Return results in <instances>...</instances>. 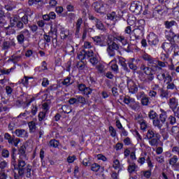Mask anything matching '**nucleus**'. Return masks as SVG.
Returning a JSON list of instances; mask_svg holds the SVG:
<instances>
[{"label":"nucleus","instance_id":"obj_1","mask_svg":"<svg viewBox=\"0 0 179 179\" xmlns=\"http://www.w3.org/2000/svg\"><path fill=\"white\" fill-rule=\"evenodd\" d=\"M144 61L148 62V66H146L145 64H141L140 66L141 71H142L147 78L143 80V83H150L155 80V73L157 71H162V68H165L166 63L164 62H160L153 59L150 55L148 54H144L142 56Z\"/></svg>","mask_w":179,"mask_h":179},{"label":"nucleus","instance_id":"obj_2","mask_svg":"<svg viewBox=\"0 0 179 179\" xmlns=\"http://www.w3.org/2000/svg\"><path fill=\"white\" fill-rule=\"evenodd\" d=\"M19 159L17 171L19 176H23L24 174V170H26V161L29 159L27 155L26 154V146L22 145L18 151Z\"/></svg>","mask_w":179,"mask_h":179},{"label":"nucleus","instance_id":"obj_3","mask_svg":"<svg viewBox=\"0 0 179 179\" xmlns=\"http://www.w3.org/2000/svg\"><path fill=\"white\" fill-rule=\"evenodd\" d=\"M146 138L149 145L152 148H157L160 143V134L155 132L152 129H148L146 134Z\"/></svg>","mask_w":179,"mask_h":179},{"label":"nucleus","instance_id":"obj_4","mask_svg":"<svg viewBox=\"0 0 179 179\" xmlns=\"http://www.w3.org/2000/svg\"><path fill=\"white\" fill-rule=\"evenodd\" d=\"M137 28H136L134 31V35L136 40L139 39V38L143 36V31L145 30V20H140L137 22Z\"/></svg>","mask_w":179,"mask_h":179},{"label":"nucleus","instance_id":"obj_5","mask_svg":"<svg viewBox=\"0 0 179 179\" xmlns=\"http://www.w3.org/2000/svg\"><path fill=\"white\" fill-rule=\"evenodd\" d=\"M118 50H120V45L115 42H113L110 45V43H108L106 51L109 57H115V51H118Z\"/></svg>","mask_w":179,"mask_h":179},{"label":"nucleus","instance_id":"obj_6","mask_svg":"<svg viewBox=\"0 0 179 179\" xmlns=\"http://www.w3.org/2000/svg\"><path fill=\"white\" fill-rule=\"evenodd\" d=\"M129 9L133 13L139 15L142 12V3L139 1H133L130 6Z\"/></svg>","mask_w":179,"mask_h":179},{"label":"nucleus","instance_id":"obj_7","mask_svg":"<svg viewBox=\"0 0 179 179\" xmlns=\"http://www.w3.org/2000/svg\"><path fill=\"white\" fill-rule=\"evenodd\" d=\"M24 36L30 37V31L27 29H24L17 36V41L18 44H24Z\"/></svg>","mask_w":179,"mask_h":179},{"label":"nucleus","instance_id":"obj_8","mask_svg":"<svg viewBox=\"0 0 179 179\" xmlns=\"http://www.w3.org/2000/svg\"><path fill=\"white\" fill-rule=\"evenodd\" d=\"M147 38L149 45L153 46L159 44V36L153 32L150 33Z\"/></svg>","mask_w":179,"mask_h":179},{"label":"nucleus","instance_id":"obj_9","mask_svg":"<svg viewBox=\"0 0 179 179\" xmlns=\"http://www.w3.org/2000/svg\"><path fill=\"white\" fill-rule=\"evenodd\" d=\"M127 83L129 93H131L132 94L138 93V85H136V83H135L134 80L128 79L127 80Z\"/></svg>","mask_w":179,"mask_h":179},{"label":"nucleus","instance_id":"obj_10","mask_svg":"<svg viewBox=\"0 0 179 179\" xmlns=\"http://www.w3.org/2000/svg\"><path fill=\"white\" fill-rule=\"evenodd\" d=\"M78 90H79L81 94H85L86 96H89V94H92V89L86 87L84 84H78L77 85Z\"/></svg>","mask_w":179,"mask_h":179},{"label":"nucleus","instance_id":"obj_11","mask_svg":"<svg viewBox=\"0 0 179 179\" xmlns=\"http://www.w3.org/2000/svg\"><path fill=\"white\" fill-rule=\"evenodd\" d=\"M169 106V108L174 111V110H177V107H178V100L176 97L170 98L168 102Z\"/></svg>","mask_w":179,"mask_h":179},{"label":"nucleus","instance_id":"obj_12","mask_svg":"<svg viewBox=\"0 0 179 179\" xmlns=\"http://www.w3.org/2000/svg\"><path fill=\"white\" fill-rule=\"evenodd\" d=\"M15 134L18 138H25V139L29 138V133L24 129H17L15 130Z\"/></svg>","mask_w":179,"mask_h":179},{"label":"nucleus","instance_id":"obj_13","mask_svg":"<svg viewBox=\"0 0 179 179\" xmlns=\"http://www.w3.org/2000/svg\"><path fill=\"white\" fill-rule=\"evenodd\" d=\"M139 169V166L136 165L134 162H129V166L127 167V171L129 173V174H132L133 173H136L138 170Z\"/></svg>","mask_w":179,"mask_h":179},{"label":"nucleus","instance_id":"obj_14","mask_svg":"<svg viewBox=\"0 0 179 179\" xmlns=\"http://www.w3.org/2000/svg\"><path fill=\"white\" fill-rule=\"evenodd\" d=\"M71 33L67 29L62 28L60 31V37L62 40H65L66 38H71Z\"/></svg>","mask_w":179,"mask_h":179},{"label":"nucleus","instance_id":"obj_15","mask_svg":"<svg viewBox=\"0 0 179 179\" xmlns=\"http://www.w3.org/2000/svg\"><path fill=\"white\" fill-rule=\"evenodd\" d=\"M94 55V52L93 50H88L87 52H84V54H79L78 58L79 59H85V58H91V57H93Z\"/></svg>","mask_w":179,"mask_h":179},{"label":"nucleus","instance_id":"obj_16","mask_svg":"<svg viewBox=\"0 0 179 179\" xmlns=\"http://www.w3.org/2000/svg\"><path fill=\"white\" fill-rule=\"evenodd\" d=\"M96 45H104V41H103V38L100 36H96L92 38Z\"/></svg>","mask_w":179,"mask_h":179},{"label":"nucleus","instance_id":"obj_17","mask_svg":"<svg viewBox=\"0 0 179 179\" xmlns=\"http://www.w3.org/2000/svg\"><path fill=\"white\" fill-rule=\"evenodd\" d=\"M162 48L166 52H170V51H173V43L171 42H164L162 45Z\"/></svg>","mask_w":179,"mask_h":179},{"label":"nucleus","instance_id":"obj_18","mask_svg":"<svg viewBox=\"0 0 179 179\" xmlns=\"http://www.w3.org/2000/svg\"><path fill=\"white\" fill-rule=\"evenodd\" d=\"M90 17H91V19L92 20H94V23H96V27L99 29V30H104V25L103 24V22H101V21H100L99 19L95 18L94 17H93L92 15H90Z\"/></svg>","mask_w":179,"mask_h":179},{"label":"nucleus","instance_id":"obj_19","mask_svg":"<svg viewBox=\"0 0 179 179\" xmlns=\"http://www.w3.org/2000/svg\"><path fill=\"white\" fill-rule=\"evenodd\" d=\"M178 162V157H177V155H174L172 158L170 159L169 164L173 167H178L179 169V163H177Z\"/></svg>","mask_w":179,"mask_h":179},{"label":"nucleus","instance_id":"obj_20","mask_svg":"<svg viewBox=\"0 0 179 179\" xmlns=\"http://www.w3.org/2000/svg\"><path fill=\"white\" fill-rule=\"evenodd\" d=\"M115 40L119 43H121L122 45H127L128 44V40L124 36H117Z\"/></svg>","mask_w":179,"mask_h":179},{"label":"nucleus","instance_id":"obj_21","mask_svg":"<svg viewBox=\"0 0 179 179\" xmlns=\"http://www.w3.org/2000/svg\"><path fill=\"white\" fill-rule=\"evenodd\" d=\"M123 101L125 104H127V106H132V104H136V101H135V99L129 96H125Z\"/></svg>","mask_w":179,"mask_h":179},{"label":"nucleus","instance_id":"obj_22","mask_svg":"<svg viewBox=\"0 0 179 179\" xmlns=\"http://www.w3.org/2000/svg\"><path fill=\"white\" fill-rule=\"evenodd\" d=\"M171 135L178 138L179 139V127L177 126H173L171 129Z\"/></svg>","mask_w":179,"mask_h":179},{"label":"nucleus","instance_id":"obj_23","mask_svg":"<svg viewBox=\"0 0 179 179\" xmlns=\"http://www.w3.org/2000/svg\"><path fill=\"white\" fill-rule=\"evenodd\" d=\"M28 126L29 128V132H36V129H37V126H36L35 121H31L28 123Z\"/></svg>","mask_w":179,"mask_h":179},{"label":"nucleus","instance_id":"obj_24","mask_svg":"<svg viewBox=\"0 0 179 179\" xmlns=\"http://www.w3.org/2000/svg\"><path fill=\"white\" fill-rule=\"evenodd\" d=\"M112 71L117 72L118 71V65H117V59L112 60L110 63Z\"/></svg>","mask_w":179,"mask_h":179},{"label":"nucleus","instance_id":"obj_25","mask_svg":"<svg viewBox=\"0 0 179 179\" xmlns=\"http://www.w3.org/2000/svg\"><path fill=\"white\" fill-rule=\"evenodd\" d=\"M142 178H150L152 176V171L148 169V171H141Z\"/></svg>","mask_w":179,"mask_h":179},{"label":"nucleus","instance_id":"obj_26","mask_svg":"<svg viewBox=\"0 0 179 179\" xmlns=\"http://www.w3.org/2000/svg\"><path fill=\"white\" fill-rule=\"evenodd\" d=\"M94 7L98 13H101V12H103V4H100L99 3H94Z\"/></svg>","mask_w":179,"mask_h":179},{"label":"nucleus","instance_id":"obj_27","mask_svg":"<svg viewBox=\"0 0 179 179\" xmlns=\"http://www.w3.org/2000/svg\"><path fill=\"white\" fill-rule=\"evenodd\" d=\"M20 59H22V55H13L11 57V58L10 59V61H11V62H13V64H16V62H19V61H20Z\"/></svg>","mask_w":179,"mask_h":179},{"label":"nucleus","instance_id":"obj_28","mask_svg":"<svg viewBox=\"0 0 179 179\" xmlns=\"http://www.w3.org/2000/svg\"><path fill=\"white\" fill-rule=\"evenodd\" d=\"M138 124H140L141 129H142V131H146V129H148V124L146 123V121L141 120L138 121Z\"/></svg>","mask_w":179,"mask_h":179},{"label":"nucleus","instance_id":"obj_29","mask_svg":"<svg viewBox=\"0 0 179 179\" xmlns=\"http://www.w3.org/2000/svg\"><path fill=\"white\" fill-rule=\"evenodd\" d=\"M154 127H157L160 129L163 127V124L159 119H155L152 122Z\"/></svg>","mask_w":179,"mask_h":179},{"label":"nucleus","instance_id":"obj_30","mask_svg":"<svg viewBox=\"0 0 179 179\" xmlns=\"http://www.w3.org/2000/svg\"><path fill=\"white\" fill-rule=\"evenodd\" d=\"M59 142L55 139L50 140L49 142V146L50 148H58Z\"/></svg>","mask_w":179,"mask_h":179},{"label":"nucleus","instance_id":"obj_31","mask_svg":"<svg viewBox=\"0 0 179 179\" xmlns=\"http://www.w3.org/2000/svg\"><path fill=\"white\" fill-rule=\"evenodd\" d=\"M15 68L12 67L10 69H0V73H1V75H9V73H10L12 72V71H14Z\"/></svg>","mask_w":179,"mask_h":179},{"label":"nucleus","instance_id":"obj_32","mask_svg":"<svg viewBox=\"0 0 179 179\" xmlns=\"http://www.w3.org/2000/svg\"><path fill=\"white\" fill-rule=\"evenodd\" d=\"M59 87V85H58L57 84H54L50 86H49L46 92H54L55 90H57Z\"/></svg>","mask_w":179,"mask_h":179},{"label":"nucleus","instance_id":"obj_33","mask_svg":"<svg viewBox=\"0 0 179 179\" xmlns=\"http://www.w3.org/2000/svg\"><path fill=\"white\" fill-rule=\"evenodd\" d=\"M77 104H86V99L83 96H77Z\"/></svg>","mask_w":179,"mask_h":179},{"label":"nucleus","instance_id":"obj_34","mask_svg":"<svg viewBox=\"0 0 179 179\" xmlns=\"http://www.w3.org/2000/svg\"><path fill=\"white\" fill-rule=\"evenodd\" d=\"M107 19L108 20H117V14H115V12L108 13L107 14Z\"/></svg>","mask_w":179,"mask_h":179},{"label":"nucleus","instance_id":"obj_35","mask_svg":"<svg viewBox=\"0 0 179 179\" xmlns=\"http://www.w3.org/2000/svg\"><path fill=\"white\" fill-rule=\"evenodd\" d=\"M141 101L142 106H149V104H150V101H149V97H148V95L143 98Z\"/></svg>","mask_w":179,"mask_h":179},{"label":"nucleus","instance_id":"obj_36","mask_svg":"<svg viewBox=\"0 0 179 179\" xmlns=\"http://www.w3.org/2000/svg\"><path fill=\"white\" fill-rule=\"evenodd\" d=\"M176 34H174V32H173L172 30H170L169 32L166 33V36L168 40H173Z\"/></svg>","mask_w":179,"mask_h":179},{"label":"nucleus","instance_id":"obj_37","mask_svg":"<svg viewBox=\"0 0 179 179\" xmlns=\"http://www.w3.org/2000/svg\"><path fill=\"white\" fill-rule=\"evenodd\" d=\"M62 109L65 114H69L70 113H72V108H71L67 105L63 106Z\"/></svg>","mask_w":179,"mask_h":179},{"label":"nucleus","instance_id":"obj_38","mask_svg":"<svg viewBox=\"0 0 179 179\" xmlns=\"http://www.w3.org/2000/svg\"><path fill=\"white\" fill-rule=\"evenodd\" d=\"M4 139H6V141H8V143H10V145L13 144V138H12L10 134L6 133L4 135Z\"/></svg>","mask_w":179,"mask_h":179},{"label":"nucleus","instance_id":"obj_39","mask_svg":"<svg viewBox=\"0 0 179 179\" xmlns=\"http://www.w3.org/2000/svg\"><path fill=\"white\" fill-rule=\"evenodd\" d=\"M174 24H176V21H166L165 22V27L166 29H171V27H173V26H174Z\"/></svg>","mask_w":179,"mask_h":179},{"label":"nucleus","instance_id":"obj_40","mask_svg":"<svg viewBox=\"0 0 179 179\" xmlns=\"http://www.w3.org/2000/svg\"><path fill=\"white\" fill-rule=\"evenodd\" d=\"M124 33L129 36L130 40H132V36H131L132 28L130 26H128L126 27V29L124 30Z\"/></svg>","mask_w":179,"mask_h":179},{"label":"nucleus","instance_id":"obj_41","mask_svg":"<svg viewBox=\"0 0 179 179\" xmlns=\"http://www.w3.org/2000/svg\"><path fill=\"white\" fill-rule=\"evenodd\" d=\"M17 17L13 16L10 17V26H12V27H13V26L16 25L17 23Z\"/></svg>","mask_w":179,"mask_h":179},{"label":"nucleus","instance_id":"obj_42","mask_svg":"<svg viewBox=\"0 0 179 179\" xmlns=\"http://www.w3.org/2000/svg\"><path fill=\"white\" fill-rule=\"evenodd\" d=\"M47 115V112H40L38 114V121H44Z\"/></svg>","mask_w":179,"mask_h":179},{"label":"nucleus","instance_id":"obj_43","mask_svg":"<svg viewBox=\"0 0 179 179\" xmlns=\"http://www.w3.org/2000/svg\"><path fill=\"white\" fill-rule=\"evenodd\" d=\"M82 23H83V20H82V18H79L76 23V33H79V30H80V26H82Z\"/></svg>","mask_w":179,"mask_h":179},{"label":"nucleus","instance_id":"obj_44","mask_svg":"<svg viewBox=\"0 0 179 179\" xmlns=\"http://www.w3.org/2000/svg\"><path fill=\"white\" fill-rule=\"evenodd\" d=\"M62 83L64 86H71V85H72V83H71V77L65 78Z\"/></svg>","mask_w":179,"mask_h":179},{"label":"nucleus","instance_id":"obj_45","mask_svg":"<svg viewBox=\"0 0 179 179\" xmlns=\"http://www.w3.org/2000/svg\"><path fill=\"white\" fill-rule=\"evenodd\" d=\"M159 120L162 124H164V122H166V120H167V115L166 114V113L159 115Z\"/></svg>","mask_w":179,"mask_h":179},{"label":"nucleus","instance_id":"obj_46","mask_svg":"<svg viewBox=\"0 0 179 179\" xmlns=\"http://www.w3.org/2000/svg\"><path fill=\"white\" fill-rule=\"evenodd\" d=\"M146 162H147V164H148V170H152L153 169V164L152 163V161L150 160V157H148L147 159H146Z\"/></svg>","mask_w":179,"mask_h":179},{"label":"nucleus","instance_id":"obj_47","mask_svg":"<svg viewBox=\"0 0 179 179\" xmlns=\"http://www.w3.org/2000/svg\"><path fill=\"white\" fill-rule=\"evenodd\" d=\"M91 170L96 173V171L100 170V166L99 165V164H96V163L92 164L91 166Z\"/></svg>","mask_w":179,"mask_h":179},{"label":"nucleus","instance_id":"obj_48","mask_svg":"<svg viewBox=\"0 0 179 179\" xmlns=\"http://www.w3.org/2000/svg\"><path fill=\"white\" fill-rule=\"evenodd\" d=\"M168 121H169V124H171V125H174V124H176V122H177V119H176V117L171 115L168 118Z\"/></svg>","mask_w":179,"mask_h":179},{"label":"nucleus","instance_id":"obj_49","mask_svg":"<svg viewBox=\"0 0 179 179\" xmlns=\"http://www.w3.org/2000/svg\"><path fill=\"white\" fill-rule=\"evenodd\" d=\"M109 132L110 134V136H113V138L115 137V135H117V131H115V129L113 126L109 127Z\"/></svg>","mask_w":179,"mask_h":179},{"label":"nucleus","instance_id":"obj_50","mask_svg":"<svg viewBox=\"0 0 179 179\" xmlns=\"http://www.w3.org/2000/svg\"><path fill=\"white\" fill-rule=\"evenodd\" d=\"M144 92H139L137 95V100H141L142 99H144V97L147 96Z\"/></svg>","mask_w":179,"mask_h":179},{"label":"nucleus","instance_id":"obj_51","mask_svg":"<svg viewBox=\"0 0 179 179\" xmlns=\"http://www.w3.org/2000/svg\"><path fill=\"white\" fill-rule=\"evenodd\" d=\"M166 89L168 90H174V89H176V85L173 84V83H166Z\"/></svg>","mask_w":179,"mask_h":179},{"label":"nucleus","instance_id":"obj_52","mask_svg":"<svg viewBox=\"0 0 179 179\" xmlns=\"http://www.w3.org/2000/svg\"><path fill=\"white\" fill-rule=\"evenodd\" d=\"M148 117L150 120H155V118L157 117V113H156V112H155L154 110H150L148 114Z\"/></svg>","mask_w":179,"mask_h":179},{"label":"nucleus","instance_id":"obj_53","mask_svg":"<svg viewBox=\"0 0 179 179\" xmlns=\"http://www.w3.org/2000/svg\"><path fill=\"white\" fill-rule=\"evenodd\" d=\"M160 91V96L162 97V99L167 98L169 96V93H167L164 90L161 88L159 90Z\"/></svg>","mask_w":179,"mask_h":179},{"label":"nucleus","instance_id":"obj_54","mask_svg":"<svg viewBox=\"0 0 179 179\" xmlns=\"http://www.w3.org/2000/svg\"><path fill=\"white\" fill-rule=\"evenodd\" d=\"M168 74H169V73H162V75L158 74L157 76V78L159 80H163V79H166V78L167 77Z\"/></svg>","mask_w":179,"mask_h":179},{"label":"nucleus","instance_id":"obj_55","mask_svg":"<svg viewBox=\"0 0 179 179\" xmlns=\"http://www.w3.org/2000/svg\"><path fill=\"white\" fill-rule=\"evenodd\" d=\"M113 167L115 170H118L120 169V161L118 159H115L113 162Z\"/></svg>","mask_w":179,"mask_h":179},{"label":"nucleus","instance_id":"obj_56","mask_svg":"<svg viewBox=\"0 0 179 179\" xmlns=\"http://www.w3.org/2000/svg\"><path fill=\"white\" fill-rule=\"evenodd\" d=\"M84 48H93V44L89 41H85L83 45Z\"/></svg>","mask_w":179,"mask_h":179},{"label":"nucleus","instance_id":"obj_57","mask_svg":"<svg viewBox=\"0 0 179 179\" xmlns=\"http://www.w3.org/2000/svg\"><path fill=\"white\" fill-rule=\"evenodd\" d=\"M37 110H38L37 105H32L31 110L32 115H36V114H37Z\"/></svg>","mask_w":179,"mask_h":179},{"label":"nucleus","instance_id":"obj_58","mask_svg":"<svg viewBox=\"0 0 179 179\" xmlns=\"http://www.w3.org/2000/svg\"><path fill=\"white\" fill-rule=\"evenodd\" d=\"M164 82H166V83H170L171 82H173V77H171V76H170V73H169L166 77L164 79Z\"/></svg>","mask_w":179,"mask_h":179},{"label":"nucleus","instance_id":"obj_59","mask_svg":"<svg viewBox=\"0 0 179 179\" xmlns=\"http://www.w3.org/2000/svg\"><path fill=\"white\" fill-rule=\"evenodd\" d=\"M149 96L150 97H151V99H156L157 96V92H156L155 91L153 90H150L149 92Z\"/></svg>","mask_w":179,"mask_h":179},{"label":"nucleus","instance_id":"obj_60","mask_svg":"<svg viewBox=\"0 0 179 179\" xmlns=\"http://www.w3.org/2000/svg\"><path fill=\"white\" fill-rule=\"evenodd\" d=\"M155 160L158 163L163 164V163H164V156L156 157Z\"/></svg>","mask_w":179,"mask_h":179},{"label":"nucleus","instance_id":"obj_61","mask_svg":"<svg viewBox=\"0 0 179 179\" xmlns=\"http://www.w3.org/2000/svg\"><path fill=\"white\" fill-rule=\"evenodd\" d=\"M29 77L27 76H24V79L22 80L21 83H22V85H24V86H27V85H29Z\"/></svg>","mask_w":179,"mask_h":179},{"label":"nucleus","instance_id":"obj_62","mask_svg":"<svg viewBox=\"0 0 179 179\" xmlns=\"http://www.w3.org/2000/svg\"><path fill=\"white\" fill-rule=\"evenodd\" d=\"M119 64L125 69L127 68V63H125V59L120 58L119 59Z\"/></svg>","mask_w":179,"mask_h":179},{"label":"nucleus","instance_id":"obj_63","mask_svg":"<svg viewBox=\"0 0 179 179\" xmlns=\"http://www.w3.org/2000/svg\"><path fill=\"white\" fill-rule=\"evenodd\" d=\"M50 85V80H48L47 78H43L42 81V86L43 87H47Z\"/></svg>","mask_w":179,"mask_h":179},{"label":"nucleus","instance_id":"obj_64","mask_svg":"<svg viewBox=\"0 0 179 179\" xmlns=\"http://www.w3.org/2000/svg\"><path fill=\"white\" fill-rule=\"evenodd\" d=\"M9 177H8V175L5 173L3 171L0 172V179H8Z\"/></svg>","mask_w":179,"mask_h":179}]
</instances>
